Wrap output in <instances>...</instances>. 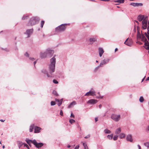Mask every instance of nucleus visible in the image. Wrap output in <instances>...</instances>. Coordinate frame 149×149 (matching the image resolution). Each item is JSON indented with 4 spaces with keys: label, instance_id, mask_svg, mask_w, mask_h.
Instances as JSON below:
<instances>
[{
    "label": "nucleus",
    "instance_id": "nucleus-1",
    "mask_svg": "<svg viewBox=\"0 0 149 149\" xmlns=\"http://www.w3.org/2000/svg\"><path fill=\"white\" fill-rule=\"evenodd\" d=\"M55 55L50 60V63L49 65V74L45 69H43L42 70L43 73L46 74L47 76L48 77H51L53 76L52 73L54 72L55 70V64L56 62V58Z\"/></svg>",
    "mask_w": 149,
    "mask_h": 149
},
{
    "label": "nucleus",
    "instance_id": "nucleus-2",
    "mask_svg": "<svg viewBox=\"0 0 149 149\" xmlns=\"http://www.w3.org/2000/svg\"><path fill=\"white\" fill-rule=\"evenodd\" d=\"M142 28L143 30H147V32H145L144 34L149 40V19L148 22L146 19L142 21Z\"/></svg>",
    "mask_w": 149,
    "mask_h": 149
},
{
    "label": "nucleus",
    "instance_id": "nucleus-3",
    "mask_svg": "<svg viewBox=\"0 0 149 149\" xmlns=\"http://www.w3.org/2000/svg\"><path fill=\"white\" fill-rule=\"evenodd\" d=\"M40 20L38 17H33L31 18L27 24L28 26H33L37 24Z\"/></svg>",
    "mask_w": 149,
    "mask_h": 149
},
{
    "label": "nucleus",
    "instance_id": "nucleus-4",
    "mask_svg": "<svg viewBox=\"0 0 149 149\" xmlns=\"http://www.w3.org/2000/svg\"><path fill=\"white\" fill-rule=\"evenodd\" d=\"M67 24H62L56 28L55 30L57 32H61L64 31L65 29Z\"/></svg>",
    "mask_w": 149,
    "mask_h": 149
},
{
    "label": "nucleus",
    "instance_id": "nucleus-5",
    "mask_svg": "<svg viewBox=\"0 0 149 149\" xmlns=\"http://www.w3.org/2000/svg\"><path fill=\"white\" fill-rule=\"evenodd\" d=\"M141 35L140 34V32L138 30V33L137 35V37L138 39H141L143 41H145L146 39L145 36L143 31H141Z\"/></svg>",
    "mask_w": 149,
    "mask_h": 149
},
{
    "label": "nucleus",
    "instance_id": "nucleus-6",
    "mask_svg": "<svg viewBox=\"0 0 149 149\" xmlns=\"http://www.w3.org/2000/svg\"><path fill=\"white\" fill-rule=\"evenodd\" d=\"M111 118L116 122L118 121L120 119L121 117L120 114H112L111 117Z\"/></svg>",
    "mask_w": 149,
    "mask_h": 149
},
{
    "label": "nucleus",
    "instance_id": "nucleus-7",
    "mask_svg": "<svg viewBox=\"0 0 149 149\" xmlns=\"http://www.w3.org/2000/svg\"><path fill=\"white\" fill-rule=\"evenodd\" d=\"M33 144L38 148H40L43 146V144L42 143H37L35 139L33 140Z\"/></svg>",
    "mask_w": 149,
    "mask_h": 149
},
{
    "label": "nucleus",
    "instance_id": "nucleus-8",
    "mask_svg": "<svg viewBox=\"0 0 149 149\" xmlns=\"http://www.w3.org/2000/svg\"><path fill=\"white\" fill-rule=\"evenodd\" d=\"M95 92L93 90V89H91V91L87 93L85 95V96L91 95L94 96L95 95Z\"/></svg>",
    "mask_w": 149,
    "mask_h": 149
},
{
    "label": "nucleus",
    "instance_id": "nucleus-9",
    "mask_svg": "<svg viewBox=\"0 0 149 149\" xmlns=\"http://www.w3.org/2000/svg\"><path fill=\"white\" fill-rule=\"evenodd\" d=\"M33 31V29H28L26 31V32L25 33H24L27 35V37H30V36L32 34Z\"/></svg>",
    "mask_w": 149,
    "mask_h": 149
},
{
    "label": "nucleus",
    "instance_id": "nucleus-10",
    "mask_svg": "<svg viewBox=\"0 0 149 149\" xmlns=\"http://www.w3.org/2000/svg\"><path fill=\"white\" fill-rule=\"evenodd\" d=\"M46 52L47 54V56H50V57L52 56L54 53V52L53 50L50 49H47L46 51Z\"/></svg>",
    "mask_w": 149,
    "mask_h": 149
},
{
    "label": "nucleus",
    "instance_id": "nucleus-11",
    "mask_svg": "<svg viewBox=\"0 0 149 149\" xmlns=\"http://www.w3.org/2000/svg\"><path fill=\"white\" fill-rule=\"evenodd\" d=\"M109 61V59H106L103 60L100 63V66H101V67H102L104 65L107 63Z\"/></svg>",
    "mask_w": 149,
    "mask_h": 149
},
{
    "label": "nucleus",
    "instance_id": "nucleus-12",
    "mask_svg": "<svg viewBox=\"0 0 149 149\" xmlns=\"http://www.w3.org/2000/svg\"><path fill=\"white\" fill-rule=\"evenodd\" d=\"M128 38H127L125 42H124V43L126 45L129 46H131L132 44V41L131 40H129L128 42H127L128 40Z\"/></svg>",
    "mask_w": 149,
    "mask_h": 149
},
{
    "label": "nucleus",
    "instance_id": "nucleus-13",
    "mask_svg": "<svg viewBox=\"0 0 149 149\" xmlns=\"http://www.w3.org/2000/svg\"><path fill=\"white\" fill-rule=\"evenodd\" d=\"M97 100L94 99H92L89 100L87 103L91 104H94L97 103Z\"/></svg>",
    "mask_w": 149,
    "mask_h": 149
},
{
    "label": "nucleus",
    "instance_id": "nucleus-14",
    "mask_svg": "<svg viewBox=\"0 0 149 149\" xmlns=\"http://www.w3.org/2000/svg\"><path fill=\"white\" fill-rule=\"evenodd\" d=\"M126 140L127 141L131 142H132L133 140L132 138V135L131 134L127 135L126 136Z\"/></svg>",
    "mask_w": 149,
    "mask_h": 149
},
{
    "label": "nucleus",
    "instance_id": "nucleus-15",
    "mask_svg": "<svg viewBox=\"0 0 149 149\" xmlns=\"http://www.w3.org/2000/svg\"><path fill=\"white\" fill-rule=\"evenodd\" d=\"M98 52L100 56L101 57L104 52L103 49L101 47H99L98 48Z\"/></svg>",
    "mask_w": 149,
    "mask_h": 149
},
{
    "label": "nucleus",
    "instance_id": "nucleus-16",
    "mask_svg": "<svg viewBox=\"0 0 149 149\" xmlns=\"http://www.w3.org/2000/svg\"><path fill=\"white\" fill-rule=\"evenodd\" d=\"M47 56V54L46 51L44 52H41L40 53V56L42 58H45Z\"/></svg>",
    "mask_w": 149,
    "mask_h": 149
},
{
    "label": "nucleus",
    "instance_id": "nucleus-17",
    "mask_svg": "<svg viewBox=\"0 0 149 149\" xmlns=\"http://www.w3.org/2000/svg\"><path fill=\"white\" fill-rule=\"evenodd\" d=\"M41 128L39 127H36L34 128V132L35 133H38L40 132Z\"/></svg>",
    "mask_w": 149,
    "mask_h": 149
},
{
    "label": "nucleus",
    "instance_id": "nucleus-18",
    "mask_svg": "<svg viewBox=\"0 0 149 149\" xmlns=\"http://www.w3.org/2000/svg\"><path fill=\"white\" fill-rule=\"evenodd\" d=\"M76 104V102L75 101H73L68 106V108H71L74 105Z\"/></svg>",
    "mask_w": 149,
    "mask_h": 149
},
{
    "label": "nucleus",
    "instance_id": "nucleus-19",
    "mask_svg": "<svg viewBox=\"0 0 149 149\" xmlns=\"http://www.w3.org/2000/svg\"><path fill=\"white\" fill-rule=\"evenodd\" d=\"M89 41L90 43L92 44L93 42L96 41V39L95 38H91L89 39Z\"/></svg>",
    "mask_w": 149,
    "mask_h": 149
},
{
    "label": "nucleus",
    "instance_id": "nucleus-20",
    "mask_svg": "<svg viewBox=\"0 0 149 149\" xmlns=\"http://www.w3.org/2000/svg\"><path fill=\"white\" fill-rule=\"evenodd\" d=\"M121 131V129L120 127H118L116 129L115 133L116 134H118L120 133Z\"/></svg>",
    "mask_w": 149,
    "mask_h": 149
},
{
    "label": "nucleus",
    "instance_id": "nucleus-21",
    "mask_svg": "<svg viewBox=\"0 0 149 149\" xmlns=\"http://www.w3.org/2000/svg\"><path fill=\"white\" fill-rule=\"evenodd\" d=\"M25 141H26V143L29 145H30L31 143H32L33 144V140H31L29 139L28 138H26V139Z\"/></svg>",
    "mask_w": 149,
    "mask_h": 149
},
{
    "label": "nucleus",
    "instance_id": "nucleus-22",
    "mask_svg": "<svg viewBox=\"0 0 149 149\" xmlns=\"http://www.w3.org/2000/svg\"><path fill=\"white\" fill-rule=\"evenodd\" d=\"M144 18V16L143 15H139L137 19L139 21H141L142 20L145 19H143Z\"/></svg>",
    "mask_w": 149,
    "mask_h": 149
},
{
    "label": "nucleus",
    "instance_id": "nucleus-23",
    "mask_svg": "<svg viewBox=\"0 0 149 149\" xmlns=\"http://www.w3.org/2000/svg\"><path fill=\"white\" fill-rule=\"evenodd\" d=\"M125 134L123 133H122L120 134L119 135V137L120 139H123L125 137Z\"/></svg>",
    "mask_w": 149,
    "mask_h": 149
},
{
    "label": "nucleus",
    "instance_id": "nucleus-24",
    "mask_svg": "<svg viewBox=\"0 0 149 149\" xmlns=\"http://www.w3.org/2000/svg\"><path fill=\"white\" fill-rule=\"evenodd\" d=\"M34 126L33 124H32L30 126L29 128V131L30 132H31L33 131V128H34Z\"/></svg>",
    "mask_w": 149,
    "mask_h": 149
},
{
    "label": "nucleus",
    "instance_id": "nucleus-25",
    "mask_svg": "<svg viewBox=\"0 0 149 149\" xmlns=\"http://www.w3.org/2000/svg\"><path fill=\"white\" fill-rule=\"evenodd\" d=\"M124 0H116L114 1V2L119 3H123L124 2Z\"/></svg>",
    "mask_w": 149,
    "mask_h": 149
},
{
    "label": "nucleus",
    "instance_id": "nucleus-26",
    "mask_svg": "<svg viewBox=\"0 0 149 149\" xmlns=\"http://www.w3.org/2000/svg\"><path fill=\"white\" fill-rule=\"evenodd\" d=\"M138 3H132L130 4V5L134 7L138 6Z\"/></svg>",
    "mask_w": 149,
    "mask_h": 149
},
{
    "label": "nucleus",
    "instance_id": "nucleus-27",
    "mask_svg": "<svg viewBox=\"0 0 149 149\" xmlns=\"http://www.w3.org/2000/svg\"><path fill=\"white\" fill-rule=\"evenodd\" d=\"M104 131V133L106 134H110L111 133V131L107 129H105Z\"/></svg>",
    "mask_w": 149,
    "mask_h": 149
},
{
    "label": "nucleus",
    "instance_id": "nucleus-28",
    "mask_svg": "<svg viewBox=\"0 0 149 149\" xmlns=\"http://www.w3.org/2000/svg\"><path fill=\"white\" fill-rule=\"evenodd\" d=\"M55 101L57 103V104L59 106L62 103L61 102H60V101L58 99L56 98Z\"/></svg>",
    "mask_w": 149,
    "mask_h": 149
},
{
    "label": "nucleus",
    "instance_id": "nucleus-29",
    "mask_svg": "<svg viewBox=\"0 0 149 149\" xmlns=\"http://www.w3.org/2000/svg\"><path fill=\"white\" fill-rule=\"evenodd\" d=\"M83 144L84 146V149H88L86 144L84 143H83Z\"/></svg>",
    "mask_w": 149,
    "mask_h": 149
},
{
    "label": "nucleus",
    "instance_id": "nucleus-30",
    "mask_svg": "<svg viewBox=\"0 0 149 149\" xmlns=\"http://www.w3.org/2000/svg\"><path fill=\"white\" fill-rule=\"evenodd\" d=\"M107 137L109 139H111L113 138V134L108 135Z\"/></svg>",
    "mask_w": 149,
    "mask_h": 149
},
{
    "label": "nucleus",
    "instance_id": "nucleus-31",
    "mask_svg": "<svg viewBox=\"0 0 149 149\" xmlns=\"http://www.w3.org/2000/svg\"><path fill=\"white\" fill-rule=\"evenodd\" d=\"M144 98L142 96H141L139 99V101L141 102H142L144 101Z\"/></svg>",
    "mask_w": 149,
    "mask_h": 149
},
{
    "label": "nucleus",
    "instance_id": "nucleus-32",
    "mask_svg": "<svg viewBox=\"0 0 149 149\" xmlns=\"http://www.w3.org/2000/svg\"><path fill=\"white\" fill-rule=\"evenodd\" d=\"M144 145L148 148H149V142H147L144 143Z\"/></svg>",
    "mask_w": 149,
    "mask_h": 149
},
{
    "label": "nucleus",
    "instance_id": "nucleus-33",
    "mask_svg": "<svg viewBox=\"0 0 149 149\" xmlns=\"http://www.w3.org/2000/svg\"><path fill=\"white\" fill-rule=\"evenodd\" d=\"M100 67H101V66H100V65L97 67H95L94 69V72H96L99 68Z\"/></svg>",
    "mask_w": 149,
    "mask_h": 149
},
{
    "label": "nucleus",
    "instance_id": "nucleus-34",
    "mask_svg": "<svg viewBox=\"0 0 149 149\" xmlns=\"http://www.w3.org/2000/svg\"><path fill=\"white\" fill-rule=\"evenodd\" d=\"M118 136L117 135H114L113 137V139L114 141L116 140L118 138Z\"/></svg>",
    "mask_w": 149,
    "mask_h": 149
},
{
    "label": "nucleus",
    "instance_id": "nucleus-35",
    "mask_svg": "<svg viewBox=\"0 0 149 149\" xmlns=\"http://www.w3.org/2000/svg\"><path fill=\"white\" fill-rule=\"evenodd\" d=\"M69 122L70 123L72 124L75 122V120L72 119H70L69 120Z\"/></svg>",
    "mask_w": 149,
    "mask_h": 149
},
{
    "label": "nucleus",
    "instance_id": "nucleus-36",
    "mask_svg": "<svg viewBox=\"0 0 149 149\" xmlns=\"http://www.w3.org/2000/svg\"><path fill=\"white\" fill-rule=\"evenodd\" d=\"M44 21L43 20H42L41 22V27L42 28L43 27V25L44 24Z\"/></svg>",
    "mask_w": 149,
    "mask_h": 149
},
{
    "label": "nucleus",
    "instance_id": "nucleus-37",
    "mask_svg": "<svg viewBox=\"0 0 149 149\" xmlns=\"http://www.w3.org/2000/svg\"><path fill=\"white\" fill-rule=\"evenodd\" d=\"M55 104V102L54 101H52L51 102V106H54Z\"/></svg>",
    "mask_w": 149,
    "mask_h": 149
},
{
    "label": "nucleus",
    "instance_id": "nucleus-38",
    "mask_svg": "<svg viewBox=\"0 0 149 149\" xmlns=\"http://www.w3.org/2000/svg\"><path fill=\"white\" fill-rule=\"evenodd\" d=\"M53 81L54 83L55 84H57L58 83V82L55 79L53 80Z\"/></svg>",
    "mask_w": 149,
    "mask_h": 149
},
{
    "label": "nucleus",
    "instance_id": "nucleus-39",
    "mask_svg": "<svg viewBox=\"0 0 149 149\" xmlns=\"http://www.w3.org/2000/svg\"><path fill=\"white\" fill-rule=\"evenodd\" d=\"M28 17V16L26 15H24L22 17V19H25L27 18Z\"/></svg>",
    "mask_w": 149,
    "mask_h": 149
},
{
    "label": "nucleus",
    "instance_id": "nucleus-40",
    "mask_svg": "<svg viewBox=\"0 0 149 149\" xmlns=\"http://www.w3.org/2000/svg\"><path fill=\"white\" fill-rule=\"evenodd\" d=\"M24 55L25 56L27 57H29V54H28V53L26 52L24 54Z\"/></svg>",
    "mask_w": 149,
    "mask_h": 149
},
{
    "label": "nucleus",
    "instance_id": "nucleus-41",
    "mask_svg": "<svg viewBox=\"0 0 149 149\" xmlns=\"http://www.w3.org/2000/svg\"><path fill=\"white\" fill-rule=\"evenodd\" d=\"M147 47L148 46H149V43L148 41L146 42L144 44Z\"/></svg>",
    "mask_w": 149,
    "mask_h": 149
},
{
    "label": "nucleus",
    "instance_id": "nucleus-42",
    "mask_svg": "<svg viewBox=\"0 0 149 149\" xmlns=\"http://www.w3.org/2000/svg\"><path fill=\"white\" fill-rule=\"evenodd\" d=\"M90 137V134H88L86 136H85L84 137V138L85 139H88V138H89Z\"/></svg>",
    "mask_w": 149,
    "mask_h": 149
},
{
    "label": "nucleus",
    "instance_id": "nucleus-43",
    "mask_svg": "<svg viewBox=\"0 0 149 149\" xmlns=\"http://www.w3.org/2000/svg\"><path fill=\"white\" fill-rule=\"evenodd\" d=\"M96 98H101L102 99L103 98V96H101L100 95H99V96H97L96 97Z\"/></svg>",
    "mask_w": 149,
    "mask_h": 149
},
{
    "label": "nucleus",
    "instance_id": "nucleus-44",
    "mask_svg": "<svg viewBox=\"0 0 149 149\" xmlns=\"http://www.w3.org/2000/svg\"><path fill=\"white\" fill-rule=\"evenodd\" d=\"M60 115L61 116H63V113L62 110H61L60 111Z\"/></svg>",
    "mask_w": 149,
    "mask_h": 149
},
{
    "label": "nucleus",
    "instance_id": "nucleus-45",
    "mask_svg": "<svg viewBox=\"0 0 149 149\" xmlns=\"http://www.w3.org/2000/svg\"><path fill=\"white\" fill-rule=\"evenodd\" d=\"M24 146L26 147L27 148L29 149V147L27 144H24Z\"/></svg>",
    "mask_w": 149,
    "mask_h": 149
},
{
    "label": "nucleus",
    "instance_id": "nucleus-46",
    "mask_svg": "<svg viewBox=\"0 0 149 149\" xmlns=\"http://www.w3.org/2000/svg\"><path fill=\"white\" fill-rule=\"evenodd\" d=\"M70 117L73 118H74V116L72 113H71L70 115Z\"/></svg>",
    "mask_w": 149,
    "mask_h": 149
},
{
    "label": "nucleus",
    "instance_id": "nucleus-47",
    "mask_svg": "<svg viewBox=\"0 0 149 149\" xmlns=\"http://www.w3.org/2000/svg\"><path fill=\"white\" fill-rule=\"evenodd\" d=\"M53 94H54L55 95H58L57 93H56V91H53Z\"/></svg>",
    "mask_w": 149,
    "mask_h": 149
},
{
    "label": "nucleus",
    "instance_id": "nucleus-48",
    "mask_svg": "<svg viewBox=\"0 0 149 149\" xmlns=\"http://www.w3.org/2000/svg\"><path fill=\"white\" fill-rule=\"evenodd\" d=\"M79 148V145L77 146L74 148V149H78Z\"/></svg>",
    "mask_w": 149,
    "mask_h": 149
},
{
    "label": "nucleus",
    "instance_id": "nucleus-49",
    "mask_svg": "<svg viewBox=\"0 0 149 149\" xmlns=\"http://www.w3.org/2000/svg\"><path fill=\"white\" fill-rule=\"evenodd\" d=\"M29 59L33 61L34 60H35L33 58H29Z\"/></svg>",
    "mask_w": 149,
    "mask_h": 149
},
{
    "label": "nucleus",
    "instance_id": "nucleus-50",
    "mask_svg": "<svg viewBox=\"0 0 149 149\" xmlns=\"http://www.w3.org/2000/svg\"><path fill=\"white\" fill-rule=\"evenodd\" d=\"M138 6H142L143 5V4L142 3H138Z\"/></svg>",
    "mask_w": 149,
    "mask_h": 149
},
{
    "label": "nucleus",
    "instance_id": "nucleus-51",
    "mask_svg": "<svg viewBox=\"0 0 149 149\" xmlns=\"http://www.w3.org/2000/svg\"><path fill=\"white\" fill-rule=\"evenodd\" d=\"M102 107V105L101 104H100L99 106V107L100 109H101Z\"/></svg>",
    "mask_w": 149,
    "mask_h": 149
},
{
    "label": "nucleus",
    "instance_id": "nucleus-52",
    "mask_svg": "<svg viewBox=\"0 0 149 149\" xmlns=\"http://www.w3.org/2000/svg\"><path fill=\"white\" fill-rule=\"evenodd\" d=\"M95 120L96 122L98 120V118H97L96 117L95 118Z\"/></svg>",
    "mask_w": 149,
    "mask_h": 149
},
{
    "label": "nucleus",
    "instance_id": "nucleus-53",
    "mask_svg": "<svg viewBox=\"0 0 149 149\" xmlns=\"http://www.w3.org/2000/svg\"><path fill=\"white\" fill-rule=\"evenodd\" d=\"M137 146H138V148H139V149H141V147L139 145H137Z\"/></svg>",
    "mask_w": 149,
    "mask_h": 149
},
{
    "label": "nucleus",
    "instance_id": "nucleus-54",
    "mask_svg": "<svg viewBox=\"0 0 149 149\" xmlns=\"http://www.w3.org/2000/svg\"><path fill=\"white\" fill-rule=\"evenodd\" d=\"M0 121L2 122H4V121H5V120H3V119H0Z\"/></svg>",
    "mask_w": 149,
    "mask_h": 149
},
{
    "label": "nucleus",
    "instance_id": "nucleus-55",
    "mask_svg": "<svg viewBox=\"0 0 149 149\" xmlns=\"http://www.w3.org/2000/svg\"><path fill=\"white\" fill-rule=\"evenodd\" d=\"M102 1H109L110 0H101Z\"/></svg>",
    "mask_w": 149,
    "mask_h": 149
},
{
    "label": "nucleus",
    "instance_id": "nucleus-56",
    "mask_svg": "<svg viewBox=\"0 0 149 149\" xmlns=\"http://www.w3.org/2000/svg\"><path fill=\"white\" fill-rule=\"evenodd\" d=\"M36 63V61H34L33 63H34V65H35Z\"/></svg>",
    "mask_w": 149,
    "mask_h": 149
},
{
    "label": "nucleus",
    "instance_id": "nucleus-57",
    "mask_svg": "<svg viewBox=\"0 0 149 149\" xmlns=\"http://www.w3.org/2000/svg\"><path fill=\"white\" fill-rule=\"evenodd\" d=\"M146 80H149V76L147 77V79H146Z\"/></svg>",
    "mask_w": 149,
    "mask_h": 149
},
{
    "label": "nucleus",
    "instance_id": "nucleus-58",
    "mask_svg": "<svg viewBox=\"0 0 149 149\" xmlns=\"http://www.w3.org/2000/svg\"><path fill=\"white\" fill-rule=\"evenodd\" d=\"M147 129L148 131H149V125L148 126Z\"/></svg>",
    "mask_w": 149,
    "mask_h": 149
},
{
    "label": "nucleus",
    "instance_id": "nucleus-59",
    "mask_svg": "<svg viewBox=\"0 0 149 149\" xmlns=\"http://www.w3.org/2000/svg\"><path fill=\"white\" fill-rule=\"evenodd\" d=\"M146 49H148L149 50V46L147 47Z\"/></svg>",
    "mask_w": 149,
    "mask_h": 149
},
{
    "label": "nucleus",
    "instance_id": "nucleus-60",
    "mask_svg": "<svg viewBox=\"0 0 149 149\" xmlns=\"http://www.w3.org/2000/svg\"><path fill=\"white\" fill-rule=\"evenodd\" d=\"M6 51H7V52H8V51H9V50L8 49H6Z\"/></svg>",
    "mask_w": 149,
    "mask_h": 149
},
{
    "label": "nucleus",
    "instance_id": "nucleus-61",
    "mask_svg": "<svg viewBox=\"0 0 149 149\" xmlns=\"http://www.w3.org/2000/svg\"><path fill=\"white\" fill-rule=\"evenodd\" d=\"M63 99H61L60 100V102H61L62 103V102L63 101Z\"/></svg>",
    "mask_w": 149,
    "mask_h": 149
},
{
    "label": "nucleus",
    "instance_id": "nucleus-62",
    "mask_svg": "<svg viewBox=\"0 0 149 149\" xmlns=\"http://www.w3.org/2000/svg\"><path fill=\"white\" fill-rule=\"evenodd\" d=\"M68 148H69L70 147V145H68L67 146Z\"/></svg>",
    "mask_w": 149,
    "mask_h": 149
},
{
    "label": "nucleus",
    "instance_id": "nucleus-63",
    "mask_svg": "<svg viewBox=\"0 0 149 149\" xmlns=\"http://www.w3.org/2000/svg\"><path fill=\"white\" fill-rule=\"evenodd\" d=\"M117 50H118V49H117V48H116V49H115V52Z\"/></svg>",
    "mask_w": 149,
    "mask_h": 149
},
{
    "label": "nucleus",
    "instance_id": "nucleus-64",
    "mask_svg": "<svg viewBox=\"0 0 149 149\" xmlns=\"http://www.w3.org/2000/svg\"><path fill=\"white\" fill-rule=\"evenodd\" d=\"M135 21V22H136L137 23H138V21Z\"/></svg>",
    "mask_w": 149,
    "mask_h": 149
}]
</instances>
